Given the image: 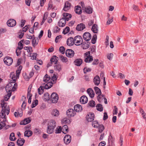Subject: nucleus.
<instances>
[{
    "instance_id": "f257e3e1",
    "label": "nucleus",
    "mask_w": 146,
    "mask_h": 146,
    "mask_svg": "<svg viewBox=\"0 0 146 146\" xmlns=\"http://www.w3.org/2000/svg\"><path fill=\"white\" fill-rule=\"evenodd\" d=\"M11 96V93H8L7 95L5 96L4 100H3L1 103V106L2 110L0 114V117H1L4 118V121H6V119L5 118V113H6V114L8 115L10 112L9 106L7 105V104L5 103V101H7Z\"/></svg>"
},
{
    "instance_id": "f03ea898",
    "label": "nucleus",
    "mask_w": 146,
    "mask_h": 146,
    "mask_svg": "<svg viewBox=\"0 0 146 146\" xmlns=\"http://www.w3.org/2000/svg\"><path fill=\"white\" fill-rule=\"evenodd\" d=\"M56 125L55 120L53 119L50 120L47 124V133L49 134L52 133Z\"/></svg>"
},
{
    "instance_id": "7ed1b4c3",
    "label": "nucleus",
    "mask_w": 146,
    "mask_h": 146,
    "mask_svg": "<svg viewBox=\"0 0 146 146\" xmlns=\"http://www.w3.org/2000/svg\"><path fill=\"white\" fill-rule=\"evenodd\" d=\"M22 68V66H20L18 68L16 74L13 72L10 74V77L11 79H12V82H11L15 83V82L17 79L19 78Z\"/></svg>"
},
{
    "instance_id": "20e7f679",
    "label": "nucleus",
    "mask_w": 146,
    "mask_h": 146,
    "mask_svg": "<svg viewBox=\"0 0 146 146\" xmlns=\"http://www.w3.org/2000/svg\"><path fill=\"white\" fill-rule=\"evenodd\" d=\"M74 44L76 46L81 44L83 42L82 37L78 35L75 36L74 39Z\"/></svg>"
},
{
    "instance_id": "39448f33",
    "label": "nucleus",
    "mask_w": 146,
    "mask_h": 146,
    "mask_svg": "<svg viewBox=\"0 0 146 146\" xmlns=\"http://www.w3.org/2000/svg\"><path fill=\"white\" fill-rule=\"evenodd\" d=\"M58 95L56 93L53 92L51 95L50 100L52 103H56L58 102Z\"/></svg>"
},
{
    "instance_id": "423d86ee",
    "label": "nucleus",
    "mask_w": 146,
    "mask_h": 146,
    "mask_svg": "<svg viewBox=\"0 0 146 146\" xmlns=\"http://www.w3.org/2000/svg\"><path fill=\"white\" fill-rule=\"evenodd\" d=\"M12 80L10 81V83L8 84L6 86L5 90L8 93H11V94L12 91H13V85L11 84L12 83Z\"/></svg>"
},
{
    "instance_id": "0eeeda50",
    "label": "nucleus",
    "mask_w": 146,
    "mask_h": 146,
    "mask_svg": "<svg viewBox=\"0 0 146 146\" xmlns=\"http://www.w3.org/2000/svg\"><path fill=\"white\" fill-rule=\"evenodd\" d=\"M4 62L5 64L8 66L11 64L13 62L12 58L10 57L7 56L4 59Z\"/></svg>"
},
{
    "instance_id": "6e6552de",
    "label": "nucleus",
    "mask_w": 146,
    "mask_h": 146,
    "mask_svg": "<svg viewBox=\"0 0 146 146\" xmlns=\"http://www.w3.org/2000/svg\"><path fill=\"white\" fill-rule=\"evenodd\" d=\"M16 24V22L14 19H10L7 22L8 26L10 27H13L15 26Z\"/></svg>"
},
{
    "instance_id": "1a4fd4ad",
    "label": "nucleus",
    "mask_w": 146,
    "mask_h": 146,
    "mask_svg": "<svg viewBox=\"0 0 146 146\" xmlns=\"http://www.w3.org/2000/svg\"><path fill=\"white\" fill-rule=\"evenodd\" d=\"M83 37L84 40L86 41H88L91 39L92 36L89 32H86L83 34Z\"/></svg>"
},
{
    "instance_id": "9d476101",
    "label": "nucleus",
    "mask_w": 146,
    "mask_h": 146,
    "mask_svg": "<svg viewBox=\"0 0 146 146\" xmlns=\"http://www.w3.org/2000/svg\"><path fill=\"white\" fill-rule=\"evenodd\" d=\"M67 115L69 117L74 116L76 114V112L73 109H69L66 111Z\"/></svg>"
},
{
    "instance_id": "9b49d317",
    "label": "nucleus",
    "mask_w": 146,
    "mask_h": 146,
    "mask_svg": "<svg viewBox=\"0 0 146 146\" xmlns=\"http://www.w3.org/2000/svg\"><path fill=\"white\" fill-rule=\"evenodd\" d=\"M94 118V114L93 113H89L86 116V119L89 122L93 121Z\"/></svg>"
},
{
    "instance_id": "f8f14e48",
    "label": "nucleus",
    "mask_w": 146,
    "mask_h": 146,
    "mask_svg": "<svg viewBox=\"0 0 146 146\" xmlns=\"http://www.w3.org/2000/svg\"><path fill=\"white\" fill-rule=\"evenodd\" d=\"M71 140V136L69 135H66L64 138V143L66 144H68Z\"/></svg>"
},
{
    "instance_id": "ddd939ff",
    "label": "nucleus",
    "mask_w": 146,
    "mask_h": 146,
    "mask_svg": "<svg viewBox=\"0 0 146 146\" xmlns=\"http://www.w3.org/2000/svg\"><path fill=\"white\" fill-rule=\"evenodd\" d=\"M50 114L54 117H58L60 115V113L58 110L56 109H54L51 110Z\"/></svg>"
},
{
    "instance_id": "4468645a",
    "label": "nucleus",
    "mask_w": 146,
    "mask_h": 146,
    "mask_svg": "<svg viewBox=\"0 0 146 146\" xmlns=\"http://www.w3.org/2000/svg\"><path fill=\"white\" fill-rule=\"evenodd\" d=\"M69 19H60L58 22V25L60 27L64 26L66 24V21H68Z\"/></svg>"
},
{
    "instance_id": "2eb2a0df",
    "label": "nucleus",
    "mask_w": 146,
    "mask_h": 146,
    "mask_svg": "<svg viewBox=\"0 0 146 146\" xmlns=\"http://www.w3.org/2000/svg\"><path fill=\"white\" fill-rule=\"evenodd\" d=\"M66 56L69 57H72L74 55V52L72 49H68L66 51Z\"/></svg>"
},
{
    "instance_id": "dca6fc26",
    "label": "nucleus",
    "mask_w": 146,
    "mask_h": 146,
    "mask_svg": "<svg viewBox=\"0 0 146 146\" xmlns=\"http://www.w3.org/2000/svg\"><path fill=\"white\" fill-rule=\"evenodd\" d=\"M74 38L70 37L68 38L67 40L66 44L68 46H72L74 44Z\"/></svg>"
},
{
    "instance_id": "f3484780",
    "label": "nucleus",
    "mask_w": 146,
    "mask_h": 146,
    "mask_svg": "<svg viewBox=\"0 0 146 146\" xmlns=\"http://www.w3.org/2000/svg\"><path fill=\"white\" fill-rule=\"evenodd\" d=\"M88 101V98L85 96H82L80 98V102L81 104H86L87 102Z\"/></svg>"
},
{
    "instance_id": "a211bd4d",
    "label": "nucleus",
    "mask_w": 146,
    "mask_h": 146,
    "mask_svg": "<svg viewBox=\"0 0 146 146\" xmlns=\"http://www.w3.org/2000/svg\"><path fill=\"white\" fill-rule=\"evenodd\" d=\"M74 111L76 112H81L82 110V106L79 104H76L74 106Z\"/></svg>"
},
{
    "instance_id": "6ab92c4d",
    "label": "nucleus",
    "mask_w": 146,
    "mask_h": 146,
    "mask_svg": "<svg viewBox=\"0 0 146 146\" xmlns=\"http://www.w3.org/2000/svg\"><path fill=\"white\" fill-rule=\"evenodd\" d=\"M93 82L94 84L96 86H98L100 82L99 77L98 76H95L93 79Z\"/></svg>"
},
{
    "instance_id": "aec40b11",
    "label": "nucleus",
    "mask_w": 146,
    "mask_h": 146,
    "mask_svg": "<svg viewBox=\"0 0 146 146\" xmlns=\"http://www.w3.org/2000/svg\"><path fill=\"white\" fill-rule=\"evenodd\" d=\"M87 93L91 98H93L94 96V93L93 90L91 88H88L87 90Z\"/></svg>"
},
{
    "instance_id": "412c9836",
    "label": "nucleus",
    "mask_w": 146,
    "mask_h": 146,
    "mask_svg": "<svg viewBox=\"0 0 146 146\" xmlns=\"http://www.w3.org/2000/svg\"><path fill=\"white\" fill-rule=\"evenodd\" d=\"M85 28V25L81 23L77 26L76 29L78 31H81L83 30Z\"/></svg>"
},
{
    "instance_id": "4be33fe9",
    "label": "nucleus",
    "mask_w": 146,
    "mask_h": 146,
    "mask_svg": "<svg viewBox=\"0 0 146 146\" xmlns=\"http://www.w3.org/2000/svg\"><path fill=\"white\" fill-rule=\"evenodd\" d=\"M31 120L30 118H26L25 119L23 120L20 123V124L21 125H25L31 122Z\"/></svg>"
},
{
    "instance_id": "5701e85b",
    "label": "nucleus",
    "mask_w": 146,
    "mask_h": 146,
    "mask_svg": "<svg viewBox=\"0 0 146 146\" xmlns=\"http://www.w3.org/2000/svg\"><path fill=\"white\" fill-rule=\"evenodd\" d=\"M92 31L94 33H97L98 31V26L94 24L92 26Z\"/></svg>"
},
{
    "instance_id": "b1692460",
    "label": "nucleus",
    "mask_w": 146,
    "mask_h": 146,
    "mask_svg": "<svg viewBox=\"0 0 146 146\" xmlns=\"http://www.w3.org/2000/svg\"><path fill=\"white\" fill-rule=\"evenodd\" d=\"M70 3L68 1H66L65 3L63 9L65 11H66L70 9Z\"/></svg>"
},
{
    "instance_id": "393cba45",
    "label": "nucleus",
    "mask_w": 146,
    "mask_h": 146,
    "mask_svg": "<svg viewBox=\"0 0 146 146\" xmlns=\"http://www.w3.org/2000/svg\"><path fill=\"white\" fill-rule=\"evenodd\" d=\"M25 141V140L23 138H19L18 139L17 141V145L19 146H22Z\"/></svg>"
},
{
    "instance_id": "a878e982",
    "label": "nucleus",
    "mask_w": 146,
    "mask_h": 146,
    "mask_svg": "<svg viewBox=\"0 0 146 146\" xmlns=\"http://www.w3.org/2000/svg\"><path fill=\"white\" fill-rule=\"evenodd\" d=\"M75 11L76 13L80 14L82 13V10L81 7L80 6H77L75 7Z\"/></svg>"
},
{
    "instance_id": "bb28decb",
    "label": "nucleus",
    "mask_w": 146,
    "mask_h": 146,
    "mask_svg": "<svg viewBox=\"0 0 146 146\" xmlns=\"http://www.w3.org/2000/svg\"><path fill=\"white\" fill-rule=\"evenodd\" d=\"M82 63V60L81 59H76L74 62L75 64L78 66H80Z\"/></svg>"
},
{
    "instance_id": "cd10ccee",
    "label": "nucleus",
    "mask_w": 146,
    "mask_h": 146,
    "mask_svg": "<svg viewBox=\"0 0 146 146\" xmlns=\"http://www.w3.org/2000/svg\"><path fill=\"white\" fill-rule=\"evenodd\" d=\"M62 132L64 134H66L68 131V129L66 125H64L62 127Z\"/></svg>"
},
{
    "instance_id": "c85d7f7f",
    "label": "nucleus",
    "mask_w": 146,
    "mask_h": 146,
    "mask_svg": "<svg viewBox=\"0 0 146 146\" xmlns=\"http://www.w3.org/2000/svg\"><path fill=\"white\" fill-rule=\"evenodd\" d=\"M84 10L86 13L89 14L92 13L93 11L92 9L90 7H86Z\"/></svg>"
},
{
    "instance_id": "c756f323",
    "label": "nucleus",
    "mask_w": 146,
    "mask_h": 146,
    "mask_svg": "<svg viewBox=\"0 0 146 146\" xmlns=\"http://www.w3.org/2000/svg\"><path fill=\"white\" fill-rule=\"evenodd\" d=\"M47 83L44 87L45 89H46L50 88L52 86V83L51 82L49 81Z\"/></svg>"
},
{
    "instance_id": "7c9ffc66",
    "label": "nucleus",
    "mask_w": 146,
    "mask_h": 146,
    "mask_svg": "<svg viewBox=\"0 0 146 146\" xmlns=\"http://www.w3.org/2000/svg\"><path fill=\"white\" fill-rule=\"evenodd\" d=\"M50 77L48 75L46 74L44 77L43 81L46 83L50 81Z\"/></svg>"
},
{
    "instance_id": "2f4dec72",
    "label": "nucleus",
    "mask_w": 146,
    "mask_h": 146,
    "mask_svg": "<svg viewBox=\"0 0 146 146\" xmlns=\"http://www.w3.org/2000/svg\"><path fill=\"white\" fill-rule=\"evenodd\" d=\"M33 132L31 130L26 131L24 133L25 136L28 137H29L31 136Z\"/></svg>"
},
{
    "instance_id": "473e14b6",
    "label": "nucleus",
    "mask_w": 146,
    "mask_h": 146,
    "mask_svg": "<svg viewBox=\"0 0 146 146\" xmlns=\"http://www.w3.org/2000/svg\"><path fill=\"white\" fill-rule=\"evenodd\" d=\"M93 60V57L92 56H89L86 57L85 61L86 62H90Z\"/></svg>"
},
{
    "instance_id": "72a5a7b5",
    "label": "nucleus",
    "mask_w": 146,
    "mask_h": 146,
    "mask_svg": "<svg viewBox=\"0 0 146 146\" xmlns=\"http://www.w3.org/2000/svg\"><path fill=\"white\" fill-rule=\"evenodd\" d=\"M52 63L56 64L58 62V57L56 56H53L50 60Z\"/></svg>"
},
{
    "instance_id": "f704fd0d",
    "label": "nucleus",
    "mask_w": 146,
    "mask_h": 146,
    "mask_svg": "<svg viewBox=\"0 0 146 146\" xmlns=\"http://www.w3.org/2000/svg\"><path fill=\"white\" fill-rule=\"evenodd\" d=\"M37 54L36 53H30L29 54V56L31 57V58L33 60H37L36 56Z\"/></svg>"
},
{
    "instance_id": "c9c22d12",
    "label": "nucleus",
    "mask_w": 146,
    "mask_h": 146,
    "mask_svg": "<svg viewBox=\"0 0 146 146\" xmlns=\"http://www.w3.org/2000/svg\"><path fill=\"white\" fill-rule=\"evenodd\" d=\"M45 88L44 86H41L38 89V92L40 95H41L44 92Z\"/></svg>"
},
{
    "instance_id": "e433bc0d",
    "label": "nucleus",
    "mask_w": 146,
    "mask_h": 146,
    "mask_svg": "<svg viewBox=\"0 0 146 146\" xmlns=\"http://www.w3.org/2000/svg\"><path fill=\"white\" fill-rule=\"evenodd\" d=\"M55 70L60 72L62 69L61 65L60 64H57L54 66Z\"/></svg>"
},
{
    "instance_id": "4c0bfd02",
    "label": "nucleus",
    "mask_w": 146,
    "mask_h": 146,
    "mask_svg": "<svg viewBox=\"0 0 146 146\" xmlns=\"http://www.w3.org/2000/svg\"><path fill=\"white\" fill-rule=\"evenodd\" d=\"M104 95L100 94V95H98L97 96V99L99 102H101L104 100Z\"/></svg>"
},
{
    "instance_id": "58836bf2",
    "label": "nucleus",
    "mask_w": 146,
    "mask_h": 146,
    "mask_svg": "<svg viewBox=\"0 0 146 146\" xmlns=\"http://www.w3.org/2000/svg\"><path fill=\"white\" fill-rule=\"evenodd\" d=\"M43 99L45 101H48L50 99L49 95L48 93H46L44 95Z\"/></svg>"
},
{
    "instance_id": "ea45409f",
    "label": "nucleus",
    "mask_w": 146,
    "mask_h": 146,
    "mask_svg": "<svg viewBox=\"0 0 146 146\" xmlns=\"http://www.w3.org/2000/svg\"><path fill=\"white\" fill-rule=\"evenodd\" d=\"M108 141L109 144L112 145L114 142V139L112 136L110 135L109 136Z\"/></svg>"
},
{
    "instance_id": "a19ab883",
    "label": "nucleus",
    "mask_w": 146,
    "mask_h": 146,
    "mask_svg": "<svg viewBox=\"0 0 146 146\" xmlns=\"http://www.w3.org/2000/svg\"><path fill=\"white\" fill-rule=\"evenodd\" d=\"M63 17L62 18H70L71 17V15L67 13H64L63 14Z\"/></svg>"
},
{
    "instance_id": "79ce46f5",
    "label": "nucleus",
    "mask_w": 146,
    "mask_h": 146,
    "mask_svg": "<svg viewBox=\"0 0 146 146\" xmlns=\"http://www.w3.org/2000/svg\"><path fill=\"white\" fill-rule=\"evenodd\" d=\"M92 125L94 128H97L99 127L100 124L97 121H94L92 122Z\"/></svg>"
},
{
    "instance_id": "37998d69",
    "label": "nucleus",
    "mask_w": 146,
    "mask_h": 146,
    "mask_svg": "<svg viewBox=\"0 0 146 146\" xmlns=\"http://www.w3.org/2000/svg\"><path fill=\"white\" fill-rule=\"evenodd\" d=\"M94 89L96 94L98 95L101 94V92L100 90L98 87H95Z\"/></svg>"
},
{
    "instance_id": "c03bdc74",
    "label": "nucleus",
    "mask_w": 146,
    "mask_h": 146,
    "mask_svg": "<svg viewBox=\"0 0 146 146\" xmlns=\"http://www.w3.org/2000/svg\"><path fill=\"white\" fill-rule=\"evenodd\" d=\"M38 101L37 100H35L33 101L32 105L31 108H33L35 107L37 105H38Z\"/></svg>"
},
{
    "instance_id": "a18cd8bd",
    "label": "nucleus",
    "mask_w": 146,
    "mask_h": 146,
    "mask_svg": "<svg viewBox=\"0 0 146 146\" xmlns=\"http://www.w3.org/2000/svg\"><path fill=\"white\" fill-rule=\"evenodd\" d=\"M1 118H2V117ZM5 118L6 119V121H4V118H3V121H2L0 123V130L5 125V123L4 122L6 121V119L5 115Z\"/></svg>"
},
{
    "instance_id": "49530a36",
    "label": "nucleus",
    "mask_w": 146,
    "mask_h": 146,
    "mask_svg": "<svg viewBox=\"0 0 146 146\" xmlns=\"http://www.w3.org/2000/svg\"><path fill=\"white\" fill-rule=\"evenodd\" d=\"M10 139L11 140L14 141L16 139V138L15 137V134L13 133H12L10 135Z\"/></svg>"
},
{
    "instance_id": "de8ad7c7",
    "label": "nucleus",
    "mask_w": 146,
    "mask_h": 146,
    "mask_svg": "<svg viewBox=\"0 0 146 146\" xmlns=\"http://www.w3.org/2000/svg\"><path fill=\"white\" fill-rule=\"evenodd\" d=\"M62 123H69L70 122L69 119L67 118H64L61 121Z\"/></svg>"
},
{
    "instance_id": "09e8293b",
    "label": "nucleus",
    "mask_w": 146,
    "mask_h": 146,
    "mask_svg": "<svg viewBox=\"0 0 146 146\" xmlns=\"http://www.w3.org/2000/svg\"><path fill=\"white\" fill-rule=\"evenodd\" d=\"M97 110L100 111L103 110V108L102 105L100 104H98L96 106Z\"/></svg>"
},
{
    "instance_id": "8fccbe9b",
    "label": "nucleus",
    "mask_w": 146,
    "mask_h": 146,
    "mask_svg": "<svg viewBox=\"0 0 146 146\" xmlns=\"http://www.w3.org/2000/svg\"><path fill=\"white\" fill-rule=\"evenodd\" d=\"M23 40L20 41L18 44V48L19 50L22 49L23 47V45L22 44V42H23Z\"/></svg>"
},
{
    "instance_id": "3c124183",
    "label": "nucleus",
    "mask_w": 146,
    "mask_h": 146,
    "mask_svg": "<svg viewBox=\"0 0 146 146\" xmlns=\"http://www.w3.org/2000/svg\"><path fill=\"white\" fill-rule=\"evenodd\" d=\"M69 27H67L63 30V31L62 32V33L65 35L69 32Z\"/></svg>"
},
{
    "instance_id": "603ef678",
    "label": "nucleus",
    "mask_w": 146,
    "mask_h": 146,
    "mask_svg": "<svg viewBox=\"0 0 146 146\" xmlns=\"http://www.w3.org/2000/svg\"><path fill=\"white\" fill-rule=\"evenodd\" d=\"M62 131V127L60 126L58 127L56 129L55 133H60Z\"/></svg>"
},
{
    "instance_id": "864d4df0",
    "label": "nucleus",
    "mask_w": 146,
    "mask_h": 146,
    "mask_svg": "<svg viewBox=\"0 0 146 146\" xmlns=\"http://www.w3.org/2000/svg\"><path fill=\"white\" fill-rule=\"evenodd\" d=\"M98 131L100 133H101L104 129V125H100L99 127H98Z\"/></svg>"
},
{
    "instance_id": "5fc2aeb1",
    "label": "nucleus",
    "mask_w": 146,
    "mask_h": 146,
    "mask_svg": "<svg viewBox=\"0 0 146 146\" xmlns=\"http://www.w3.org/2000/svg\"><path fill=\"white\" fill-rule=\"evenodd\" d=\"M24 33L21 30H20L18 33V37L19 38H21L24 35Z\"/></svg>"
},
{
    "instance_id": "6e6d98bb",
    "label": "nucleus",
    "mask_w": 146,
    "mask_h": 146,
    "mask_svg": "<svg viewBox=\"0 0 146 146\" xmlns=\"http://www.w3.org/2000/svg\"><path fill=\"white\" fill-rule=\"evenodd\" d=\"M94 23V19H89L88 21L87 25L89 27L92 26Z\"/></svg>"
},
{
    "instance_id": "4d7b16f0",
    "label": "nucleus",
    "mask_w": 146,
    "mask_h": 146,
    "mask_svg": "<svg viewBox=\"0 0 146 146\" xmlns=\"http://www.w3.org/2000/svg\"><path fill=\"white\" fill-rule=\"evenodd\" d=\"M97 35L96 34L94 35L93 36L91 40V42L93 44H94L95 43L97 39Z\"/></svg>"
},
{
    "instance_id": "13d9d810",
    "label": "nucleus",
    "mask_w": 146,
    "mask_h": 146,
    "mask_svg": "<svg viewBox=\"0 0 146 146\" xmlns=\"http://www.w3.org/2000/svg\"><path fill=\"white\" fill-rule=\"evenodd\" d=\"M60 30V29L57 26L54 27L53 30V32L54 33H58Z\"/></svg>"
},
{
    "instance_id": "bf43d9fd",
    "label": "nucleus",
    "mask_w": 146,
    "mask_h": 146,
    "mask_svg": "<svg viewBox=\"0 0 146 146\" xmlns=\"http://www.w3.org/2000/svg\"><path fill=\"white\" fill-rule=\"evenodd\" d=\"M26 23V21L24 19H22L20 22V23L19 24V26L21 27H23L25 25Z\"/></svg>"
},
{
    "instance_id": "052dcab7",
    "label": "nucleus",
    "mask_w": 146,
    "mask_h": 146,
    "mask_svg": "<svg viewBox=\"0 0 146 146\" xmlns=\"http://www.w3.org/2000/svg\"><path fill=\"white\" fill-rule=\"evenodd\" d=\"M60 59L62 62H63L66 63L68 61V60L66 58L63 56H60Z\"/></svg>"
},
{
    "instance_id": "680f3d73",
    "label": "nucleus",
    "mask_w": 146,
    "mask_h": 146,
    "mask_svg": "<svg viewBox=\"0 0 146 146\" xmlns=\"http://www.w3.org/2000/svg\"><path fill=\"white\" fill-rule=\"evenodd\" d=\"M89 106L92 107H94L95 106V102L93 100L90 101L88 103Z\"/></svg>"
},
{
    "instance_id": "e2e57ef3",
    "label": "nucleus",
    "mask_w": 146,
    "mask_h": 146,
    "mask_svg": "<svg viewBox=\"0 0 146 146\" xmlns=\"http://www.w3.org/2000/svg\"><path fill=\"white\" fill-rule=\"evenodd\" d=\"M113 55V54L111 53L108 54L107 56V58L109 60H111L112 59Z\"/></svg>"
},
{
    "instance_id": "0e129e2a",
    "label": "nucleus",
    "mask_w": 146,
    "mask_h": 146,
    "mask_svg": "<svg viewBox=\"0 0 146 146\" xmlns=\"http://www.w3.org/2000/svg\"><path fill=\"white\" fill-rule=\"evenodd\" d=\"M59 50L62 54H63L65 52V48L63 46H61L60 47Z\"/></svg>"
},
{
    "instance_id": "69168bd1",
    "label": "nucleus",
    "mask_w": 146,
    "mask_h": 146,
    "mask_svg": "<svg viewBox=\"0 0 146 146\" xmlns=\"http://www.w3.org/2000/svg\"><path fill=\"white\" fill-rule=\"evenodd\" d=\"M91 70L90 68L85 67L84 69V72L85 74H86L87 72H90Z\"/></svg>"
},
{
    "instance_id": "338daca9",
    "label": "nucleus",
    "mask_w": 146,
    "mask_h": 146,
    "mask_svg": "<svg viewBox=\"0 0 146 146\" xmlns=\"http://www.w3.org/2000/svg\"><path fill=\"white\" fill-rule=\"evenodd\" d=\"M29 28V26L26 25L23 28L22 31L24 33L26 32Z\"/></svg>"
},
{
    "instance_id": "774afa93",
    "label": "nucleus",
    "mask_w": 146,
    "mask_h": 146,
    "mask_svg": "<svg viewBox=\"0 0 146 146\" xmlns=\"http://www.w3.org/2000/svg\"><path fill=\"white\" fill-rule=\"evenodd\" d=\"M61 38V35H59L57 36L55 39V42L56 43H57L58 42H59L60 40V39Z\"/></svg>"
}]
</instances>
